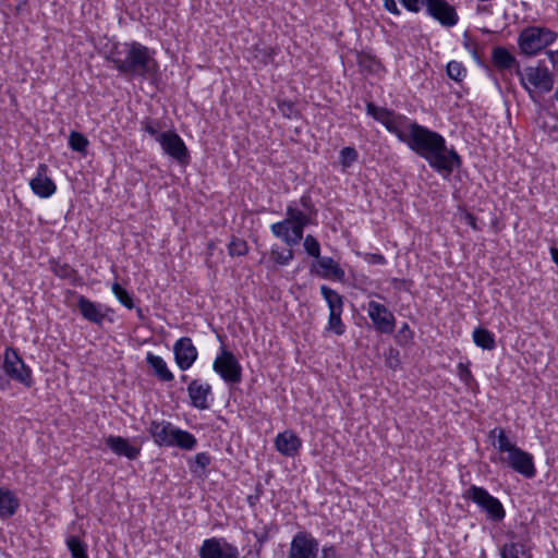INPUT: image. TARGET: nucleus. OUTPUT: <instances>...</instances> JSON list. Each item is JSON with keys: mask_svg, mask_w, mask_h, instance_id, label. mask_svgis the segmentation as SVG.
Returning a JSON list of instances; mask_svg holds the SVG:
<instances>
[{"mask_svg": "<svg viewBox=\"0 0 558 558\" xmlns=\"http://www.w3.org/2000/svg\"><path fill=\"white\" fill-rule=\"evenodd\" d=\"M463 219L473 230L480 229L476 222L477 219L472 213L465 211L463 215Z\"/></svg>", "mask_w": 558, "mask_h": 558, "instance_id": "52", "label": "nucleus"}, {"mask_svg": "<svg viewBox=\"0 0 558 558\" xmlns=\"http://www.w3.org/2000/svg\"><path fill=\"white\" fill-rule=\"evenodd\" d=\"M181 380L185 383L187 380V376L186 375H182L181 376Z\"/></svg>", "mask_w": 558, "mask_h": 558, "instance_id": "62", "label": "nucleus"}, {"mask_svg": "<svg viewBox=\"0 0 558 558\" xmlns=\"http://www.w3.org/2000/svg\"><path fill=\"white\" fill-rule=\"evenodd\" d=\"M320 558H341L333 545L324 546Z\"/></svg>", "mask_w": 558, "mask_h": 558, "instance_id": "49", "label": "nucleus"}, {"mask_svg": "<svg viewBox=\"0 0 558 558\" xmlns=\"http://www.w3.org/2000/svg\"><path fill=\"white\" fill-rule=\"evenodd\" d=\"M463 46L468 49L473 56H477L476 47L470 40H464Z\"/></svg>", "mask_w": 558, "mask_h": 558, "instance_id": "57", "label": "nucleus"}, {"mask_svg": "<svg viewBox=\"0 0 558 558\" xmlns=\"http://www.w3.org/2000/svg\"><path fill=\"white\" fill-rule=\"evenodd\" d=\"M242 558H246V557H242Z\"/></svg>", "mask_w": 558, "mask_h": 558, "instance_id": "63", "label": "nucleus"}, {"mask_svg": "<svg viewBox=\"0 0 558 558\" xmlns=\"http://www.w3.org/2000/svg\"><path fill=\"white\" fill-rule=\"evenodd\" d=\"M463 499L476 504L495 522H500L506 517V511L500 500L488 493L484 487L471 485L462 494Z\"/></svg>", "mask_w": 558, "mask_h": 558, "instance_id": "7", "label": "nucleus"}, {"mask_svg": "<svg viewBox=\"0 0 558 558\" xmlns=\"http://www.w3.org/2000/svg\"><path fill=\"white\" fill-rule=\"evenodd\" d=\"M77 307L84 319L101 326L105 319V313L101 312V305L90 301L84 295H78Z\"/></svg>", "mask_w": 558, "mask_h": 558, "instance_id": "24", "label": "nucleus"}, {"mask_svg": "<svg viewBox=\"0 0 558 558\" xmlns=\"http://www.w3.org/2000/svg\"><path fill=\"white\" fill-rule=\"evenodd\" d=\"M19 508V500L9 489L0 488V517H12Z\"/></svg>", "mask_w": 558, "mask_h": 558, "instance_id": "27", "label": "nucleus"}, {"mask_svg": "<svg viewBox=\"0 0 558 558\" xmlns=\"http://www.w3.org/2000/svg\"><path fill=\"white\" fill-rule=\"evenodd\" d=\"M411 2H412L413 5H417L418 7V12H420L422 7L426 8L427 0H411Z\"/></svg>", "mask_w": 558, "mask_h": 558, "instance_id": "59", "label": "nucleus"}, {"mask_svg": "<svg viewBox=\"0 0 558 558\" xmlns=\"http://www.w3.org/2000/svg\"><path fill=\"white\" fill-rule=\"evenodd\" d=\"M256 536V541L257 543L259 544V546L262 547L269 538V534L268 532L265 530L264 532L262 533H256L255 534Z\"/></svg>", "mask_w": 558, "mask_h": 558, "instance_id": "54", "label": "nucleus"}, {"mask_svg": "<svg viewBox=\"0 0 558 558\" xmlns=\"http://www.w3.org/2000/svg\"><path fill=\"white\" fill-rule=\"evenodd\" d=\"M111 291L117 300L126 308L132 310L135 307L133 295L126 291L119 282H113Z\"/></svg>", "mask_w": 558, "mask_h": 558, "instance_id": "34", "label": "nucleus"}, {"mask_svg": "<svg viewBox=\"0 0 558 558\" xmlns=\"http://www.w3.org/2000/svg\"><path fill=\"white\" fill-rule=\"evenodd\" d=\"M413 339V331L411 330L410 326L404 323L397 335V340L399 343H408Z\"/></svg>", "mask_w": 558, "mask_h": 558, "instance_id": "45", "label": "nucleus"}, {"mask_svg": "<svg viewBox=\"0 0 558 558\" xmlns=\"http://www.w3.org/2000/svg\"><path fill=\"white\" fill-rule=\"evenodd\" d=\"M400 3L410 12L418 13V7L413 5L411 0H400Z\"/></svg>", "mask_w": 558, "mask_h": 558, "instance_id": "53", "label": "nucleus"}, {"mask_svg": "<svg viewBox=\"0 0 558 558\" xmlns=\"http://www.w3.org/2000/svg\"><path fill=\"white\" fill-rule=\"evenodd\" d=\"M48 166L39 163L36 175L29 181L33 193L41 198H48L56 193L54 182L47 175Z\"/></svg>", "mask_w": 558, "mask_h": 558, "instance_id": "19", "label": "nucleus"}, {"mask_svg": "<svg viewBox=\"0 0 558 558\" xmlns=\"http://www.w3.org/2000/svg\"><path fill=\"white\" fill-rule=\"evenodd\" d=\"M2 368L9 378L24 385L26 388L34 385L33 372L24 363L16 349L12 347L5 349Z\"/></svg>", "mask_w": 558, "mask_h": 558, "instance_id": "8", "label": "nucleus"}, {"mask_svg": "<svg viewBox=\"0 0 558 558\" xmlns=\"http://www.w3.org/2000/svg\"><path fill=\"white\" fill-rule=\"evenodd\" d=\"M187 393L191 405L199 409L207 410L209 408L208 397L211 395V386L203 383L199 379H193L187 386Z\"/></svg>", "mask_w": 558, "mask_h": 558, "instance_id": "21", "label": "nucleus"}, {"mask_svg": "<svg viewBox=\"0 0 558 558\" xmlns=\"http://www.w3.org/2000/svg\"><path fill=\"white\" fill-rule=\"evenodd\" d=\"M359 154L354 147L348 146L340 150L339 163L344 168H350L356 160Z\"/></svg>", "mask_w": 558, "mask_h": 558, "instance_id": "38", "label": "nucleus"}, {"mask_svg": "<svg viewBox=\"0 0 558 558\" xmlns=\"http://www.w3.org/2000/svg\"><path fill=\"white\" fill-rule=\"evenodd\" d=\"M263 494H264V487H263L262 483L258 482L255 485L254 494L248 495L246 498V501L250 505V507L254 508L258 504Z\"/></svg>", "mask_w": 558, "mask_h": 558, "instance_id": "46", "label": "nucleus"}, {"mask_svg": "<svg viewBox=\"0 0 558 558\" xmlns=\"http://www.w3.org/2000/svg\"><path fill=\"white\" fill-rule=\"evenodd\" d=\"M213 369L227 383L240 384L242 380V366L234 354L225 348L216 356Z\"/></svg>", "mask_w": 558, "mask_h": 558, "instance_id": "10", "label": "nucleus"}, {"mask_svg": "<svg viewBox=\"0 0 558 558\" xmlns=\"http://www.w3.org/2000/svg\"><path fill=\"white\" fill-rule=\"evenodd\" d=\"M458 376L468 386H470L471 383L474 381V377L468 364H458Z\"/></svg>", "mask_w": 558, "mask_h": 558, "instance_id": "44", "label": "nucleus"}, {"mask_svg": "<svg viewBox=\"0 0 558 558\" xmlns=\"http://www.w3.org/2000/svg\"><path fill=\"white\" fill-rule=\"evenodd\" d=\"M320 293L329 308V317L326 330L332 331L337 336L343 335L345 332V325L341 319L344 305L343 296L326 284L320 287Z\"/></svg>", "mask_w": 558, "mask_h": 558, "instance_id": "9", "label": "nucleus"}, {"mask_svg": "<svg viewBox=\"0 0 558 558\" xmlns=\"http://www.w3.org/2000/svg\"><path fill=\"white\" fill-rule=\"evenodd\" d=\"M199 558H239V549L216 537L207 538L198 549Z\"/></svg>", "mask_w": 558, "mask_h": 558, "instance_id": "15", "label": "nucleus"}, {"mask_svg": "<svg viewBox=\"0 0 558 558\" xmlns=\"http://www.w3.org/2000/svg\"><path fill=\"white\" fill-rule=\"evenodd\" d=\"M447 75L454 82L461 83L466 76V69L461 62L450 61L446 66Z\"/></svg>", "mask_w": 558, "mask_h": 558, "instance_id": "35", "label": "nucleus"}, {"mask_svg": "<svg viewBox=\"0 0 558 558\" xmlns=\"http://www.w3.org/2000/svg\"><path fill=\"white\" fill-rule=\"evenodd\" d=\"M146 363L154 369L155 376L161 380V381H171L173 380L174 376L169 371L167 363L165 360L159 356L155 355L151 352H148L146 354Z\"/></svg>", "mask_w": 558, "mask_h": 558, "instance_id": "25", "label": "nucleus"}, {"mask_svg": "<svg viewBox=\"0 0 558 558\" xmlns=\"http://www.w3.org/2000/svg\"><path fill=\"white\" fill-rule=\"evenodd\" d=\"M89 145V141L87 137L76 131H72L69 136V146L72 150L81 153L85 155L87 153V147Z\"/></svg>", "mask_w": 558, "mask_h": 558, "instance_id": "33", "label": "nucleus"}, {"mask_svg": "<svg viewBox=\"0 0 558 558\" xmlns=\"http://www.w3.org/2000/svg\"><path fill=\"white\" fill-rule=\"evenodd\" d=\"M173 354L181 371H187L198 356L197 349L190 337H182L174 342Z\"/></svg>", "mask_w": 558, "mask_h": 558, "instance_id": "17", "label": "nucleus"}, {"mask_svg": "<svg viewBox=\"0 0 558 558\" xmlns=\"http://www.w3.org/2000/svg\"><path fill=\"white\" fill-rule=\"evenodd\" d=\"M286 216L283 220L272 223L270 230L276 238L292 247L301 242L304 229L312 220L306 213L298 208L295 202L288 204Z\"/></svg>", "mask_w": 558, "mask_h": 558, "instance_id": "3", "label": "nucleus"}, {"mask_svg": "<svg viewBox=\"0 0 558 558\" xmlns=\"http://www.w3.org/2000/svg\"><path fill=\"white\" fill-rule=\"evenodd\" d=\"M474 343L483 350L492 351L496 348L495 335L483 327H477L473 331Z\"/></svg>", "mask_w": 558, "mask_h": 558, "instance_id": "29", "label": "nucleus"}, {"mask_svg": "<svg viewBox=\"0 0 558 558\" xmlns=\"http://www.w3.org/2000/svg\"><path fill=\"white\" fill-rule=\"evenodd\" d=\"M277 106L284 118L292 119L299 114L295 104L291 100H278Z\"/></svg>", "mask_w": 558, "mask_h": 558, "instance_id": "42", "label": "nucleus"}, {"mask_svg": "<svg viewBox=\"0 0 558 558\" xmlns=\"http://www.w3.org/2000/svg\"><path fill=\"white\" fill-rule=\"evenodd\" d=\"M211 457L207 452H198L194 458V465L190 466L192 473H203L205 469L210 464Z\"/></svg>", "mask_w": 558, "mask_h": 558, "instance_id": "41", "label": "nucleus"}, {"mask_svg": "<svg viewBox=\"0 0 558 558\" xmlns=\"http://www.w3.org/2000/svg\"><path fill=\"white\" fill-rule=\"evenodd\" d=\"M303 246H304L305 252L310 256L316 258V260L319 257H322L320 256V244H319V242L317 241V239L314 235L307 234L304 238Z\"/></svg>", "mask_w": 558, "mask_h": 558, "instance_id": "40", "label": "nucleus"}, {"mask_svg": "<svg viewBox=\"0 0 558 558\" xmlns=\"http://www.w3.org/2000/svg\"><path fill=\"white\" fill-rule=\"evenodd\" d=\"M399 352L397 350L390 349L389 350V356L387 359V364L391 368H396L399 364L398 360Z\"/></svg>", "mask_w": 558, "mask_h": 558, "instance_id": "51", "label": "nucleus"}, {"mask_svg": "<svg viewBox=\"0 0 558 558\" xmlns=\"http://www.w3.org/2000/svg\"><path fill=\"white\" fill-rule=\"evenodd\" d=\"M318 541L308 532H298L290 543L288 558H317Z\"/></svg>", "mask_w": 558, "mask_h": 558, "instance_id": "12", "label": "nucleus"}, {"mask_svg": "<svg viewBox=\"0 0 558 558\" xmlns=\"http://www.w3.org/2000/svg\"><path fill=\"white\" fill-rule=\"evenodd\" d=\"M489 438L497 439V441L494 442V446L499 452H507L509 454L513 449L518 448L517 445L510 441L505 429L501 427H495L492 429L489 432Z\"/></svg>", "mask_w": 558, "mask_h": 558, "instance_id": "30", "label": "nucleus"}, {"mask_svg": "<svg viewBox=\"0 0 558 558\" xmlns=\"http://www.w3.org/2000/svg\"><path fill=\"white\" fill-rule=\"evenodd\" d=\"M499 461L526 478H533L536 474L533 456L519 447L507 457H500Z\"/></svg>", "mask_w": 558, "mask_h": 558, "instance_id": "13", "label": "nucleus"}, {"mask_svg": "<svg viewBox=\"0 0 558 558\" xmlns=\"http://www.w3.org/2000/svg\"><path fill=\"white\" fill-rule=\"evenodd\" d=\"M405 144L444 178H449L456 169H460L462 166L461 156L453 147H447L446 140L441 134L416 122L409 124V138Z\"/></svg>", "mask_w": 558, "mask_h": 558, "instance_id": "1", "label": "nucleus"}, {"mask_svg": "<svg viewBox=\"0 0 558 558\" xmlns=\"http://www.w3.org/2000/svg\"><path fill=\"white\" fill-rule=\"evenodd\" d=\"M547 54L553 65L558 69V51H548Z\"/></svg>", "mask_w": 558, "mask_h": 558, "instance_id": "55", "label": "nucleus"}, {"mask_svg": "<svg viewBox=\"0 0 558 558\" xmlns=\"http://www.w3.org/2000/svg\"><path fill=\"white\" fill-rule=\"evenodd\" d=\"M106 446L117 456L125 457L129 460H135L141 453V448L135 447L122 436L109 435L105 438Z\"/></svg>", "mask_w": 558, "mask_h": 558, "instance_id": "22", "label": "nucleus"}, {"mask_svg": "<svg viewBox=\"0 0 558 558\" xmlns=\"http://www.w3.org/2000/svg\"><path fill=\"white\" fill-rule=\"evenodd\" d=\"M300 205L304 209V213H306L310 217L312 215L317 214V209L315 208V205L312 201V197L308 193H305L300 198Z\"/></svg>", "mask_w": 558, "mask_h": 558, "instance_id": "43", "label": "nucleus"}, {"mask_svg": "<svg viewBox=\"0 0 558 558\" xmlns=\"http://www.w3.org/2000/svg\"><path fill=\"white\" fill-rule=\"evenodd\" d=\"M155 52L137 41L117 44L109 53L107 60L113 63L114 69L126 77L148 78L158 71V63L154 58Z\"/></svg>", "mask_w": 558, "mask_h": 558, "instance_id": "2", "label": "nucleus"}, {"mask_svg": "<svg viewBox=\"0 0 558 558\" xmlns=\"http://www.w3.org/2000/svg\"><path fill=\"white\" fill-rule=\"evenodd\" d=\"M10 387V379L0 374V389L7 390Z\"/></svg>", "mask_w": 558, "mask_h": 558, "instance_id": "56", "label": "nucleus"}, {"mask_svg": "<svg viewBox=\"0 0 558 558\" xmlns=\"http://www.w3.org/2000/svg\"><path fill=\"white\" fill-rule=\"evenodd\" d=\"M367 314L376 331L386 335L395 331L396 318L384 304L369 301L367 303Z\"/></svg>", "mask_w": 558, "mask_h": 558, "instance_id": "14", "label": "nucleus"}, {"mask_svg": "<svg viewBox=\"0 0 558 558\" xmlns=\"http://www.w3.org/2000/svg\"><path fill=\"white\" fill-rule=\"evenodd\" d=\"M65 544L72 558H88L87 544L78 536H69Z\"/></svg>", "mask_w": 558, "mask_h": 558, "instance_id": "32", "label": "nucleus"}, {"mask_svg": "<svg viewBox=\"0 0 558 558\" xmlns=\"http://www.w3.org/2000/svg\"><path fill=\"white\" fill-rule=\"evenodd\" d=\"M248 252L247 243L245 240L232 236L228 244V253L230 256H244Z\"/></svg>", "mask_w": 558, "mask_h": 558, "instance_id": "36", "label": "nucleus"}, {"mask_svg": "<svg viewBox=\"0 0 558 558\" xmlns=\"http://www.w3.org/2000/svg\"><path fill=\"white\" fill-rule=\"evenodd\" d=\"M161 123L158 120L146 118L142 121V131L149 134L159 143Z\"/></svg>", "mask_w": 558, "mask_h": 558, "instance_id": "39", "label": "nucleus"}, {"mask_svg": "<svg viewBox=\"0 0 558 558\" xmlns=\"http://www.w3.org/2000/svg\"><path fill=\"white\" fill-rule=\"evenodd\" d=\"M405 283V280L404 279H398V278H393L392 279V284L395 288L397 289H400L402 284Z\"/></svg>", "mask_w": 558, "mask_h": 558, "instance_id": "60", "label": "nucleus"}, {"mask_svg": "<svg viewBox=\"0 0 558 558\" xmlns=\"http://www.w3.org/2000/svg\"><path fill=\"white\" fill-rule=\"evenodd\" d=\"M51 271L61 279L70 280L71 283L75 284L80 277L76 269H74L72 266H70L66 263H61L57 259H51L49 262Z\"/></svg>", "mask_w": 558, "mask_h": 558, "instance_id": "28", "label": "nucleus"}, {"mask_svg": "<svg viewBox=\"0 0 558 558\" xmlns=\"http://www.w3.org/2000/svg\"><path fill=\"white\" fill-rule=\"evenodd\" d=\"M521 82L525 88H527L526 83H529L544 93L550 92L554 85L553 76L547 68H526Z\"/></svg>", "mask_w": 558, "mask_h": 558, "instance_id": "18", "label": "nucleus"}, {"mask_svg": "<svg viewBox=\"0 0 558 558\" xmlns=\"http://www.w3.org/2000/svg\"><path fill=\"white\" fill-rule=\"evenodd\" d=\"M301 446L300 437L292 430L279 433L275 439L276 449L286 457L296 456Z\"/></svg>", "mask_w": 558, "mask_h": 558, "instance_id": "23", "label": "nucleus"}, {"mask_svg": "<svg viewBox=\"0 0 558 558\" xmlns=\"http://www.w3.org/2000/svg\"><path fill=\"white\" fill-rule=\"evenodd\" d=\"M492 61L498 70H508L517 64V60L513 54L507 48L501 46L493 48Z\"/></svg>", "mask_w": 558, "mask_h": 558, "instance_id": "26", "label": "nucleus"}, {"mask_svg": "<svg viewBox=\"0 0 558 558\" xmlns=\"http://www.w3.org/2000/svg\"><path fill=\"white\" fill-rule=\"evenodd\" d=\"M426 12L446 27H452L459 21L456 9L447 0H427Z\"/></svg>", "mask_w": 558, "mask_h": 558, "instance_id": "16", "label": "nucleus"}, {"mask_svg": "<svg viewBox=\"0 0 558 558\" xmlns=\"http://www.w3.org/2000/svg\"><path fill=\"white\" fill-rule=\"evenodd\" d=\"M366 113L381 123L389 133L395 134L400 142L407 143L409 134L403 131V128L411 123L407 116L386 107H378L374 102L366 104Z\"/></svg>", "mask_w": 558, "mask_h": 558, "instance_id": "5", "label": "nucleus"}, {"mask_svg": "<svg viewBox=\"0 0 558 558\" xmlns=\"http://www.w3.org/2000/svg\"><path fill=\"white\" fill-rule=\"evenodd\" d=\"M366 260L373 265H385L387 262L384 255L377 253L368 254Z\"/></svg>", "mask_w": 558, "mask_h": 558, "instance_id": "50", "label": "nucleus"}, {"mask_svg": "<svg viewBox=\"0 0 558 558\" xmlns=\"http://www.w3.org/2000/svg\"><path fill=\"white\" fill-rule=\"evenodd\" d=\"M148 432L155 444L160 447L177 446L183 450H193L197 445L193 434L175 427L167 421H151Z\"/></svg>", "mask_w": 558, "mask_h": 558, "instance_id": "4", "label": "nucleus"}, {"mask_svg": "<svg viewBox=\"0 0 558 558\" xmlns=\"http://www.w3.org/2000/svg\"><path fill=\"white\" fill-rule=\"evenodd\" d=\"M159 145L163 154L175 160L180 166H187L191 161L190 151L181 138L173 130L161 132Z\"/></svg>", "mask_w": 558, "mask_h": 558, "instance_id": "11", "label": "nucleus"}, {"mask_svg": "<svg viewBox=\"0 0 558 558\" xmlns=\"http://www.w3.org/2000/svg\"><path fill=\"white\" fill-rule=\"evenodd\" d=\"M383 5L386 11L393 15H400L401 11L399 10L396 0H383Z\"/></svg>", "mask_w": 558, "mask_h": 558, "instance_id": "48", "label": "nucleus"}, {"mask_svg": "<svg viewBox=\"0 0 558 558\" xmlns=\"http://www.w3.org/2000/svg\"><path fill=\"white\" fill-rule=\"evenodd\" d=\"M293 251L292 248L279 250L278 247H272L270 251V258L278 265H288L293 259Z\"/></svg>", "mask_w": 558, "mask_h": 558, "instance_id": "37", "label": "nucleus"}, {"mask_svg": "<svg viewBox=\"0 0 558 558\" xmlns=\"http://www.w3.org/2000/svg\"><path fill=\"white\" fill-rule=\"evenodd\" d=\"M312 271L324 279H335L343 281L345 277L344 270L339 266L332 257L322 256L312 265Z\"/></svg>", "mask_w": 558, "mask_h": 558, "instance_id": "20", "label": "nucleus"}, {"mask_svg": "<svg viewBox=\"0 0 558 558\" xmlns=\"http://www.w3.org/2000/svg\"><path fill=\"white\" fill-rule=\"evenodd\" d=\"M359 64L363 69H366V70L373 72L378 63L376 62V60L374 58L368 57V56H363V57H360Z\"/></svg>", "mask_w": 558, "mask_h": 558, "instance_id": "47", "label": "nucleus"}, {"mask_svg": "<svg viewBox=\"0 0 558 558\" xmlns=\"http://www.w3.org/2000/svg\"><path fill=\"white\" fill-rule=\"evenodd\" d=\"M501 558H532L522 543L505 544L500 549Z\"/></svg>", "mask_w": 558, "mask_h": 558, "instance_id": "31", "label": "nucleus"}, {"mask_svg": "<svg viewBox=\"0 0 558 558\" xmlns=\"http://www.w3.org/2000/svg\"><path fill=\"white\" fill-rule=\"evenodd\" d=\"M550 256L553 262L558 266V248L557 247H550Z\"/></svg>", "mask_w": 558, "mask_h": 558, "instance_id": "58", "label": "nucleus"}, {"mask_svg": "<svg viewBox=\"0 0 558 558\" xmlns=\"http://www.w3.org/2000/svg\"><path fill=\"white\" fill-rule=\"evenodd\" d=\"M557 38V34L549 28L529 26L522 29L518 37V46L524 56H535Z\"/></svg>", "mask_w": 558, "mask_h": 558, "instance_id": "6", "label": "nucleus"}, {"mask_svg": "<svg viewBox=\"0 0 558 558\" xmlns=\"http://www.w3.org/2000/svg\"><path fill=\"white\" fill-rule=\"evenodd\" d=\"M136 314H137L140 319H144L143 310L141 307L136 308Z\"/></svg>", "mask_w": 558, "mask_h": 558, "instance_id": "61", "label": "nucleus"}]
</instances>
